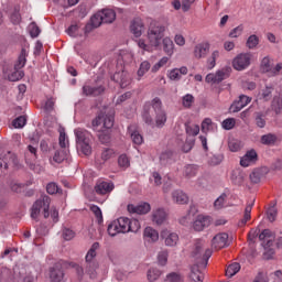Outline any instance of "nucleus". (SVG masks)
Instances as JSON below:
<instances>
[{"mask_svg":"<svg viewBox=\"0 0 282 282\" xmlns=\"http://www.w3.org/2000/svg\"><path fill=\"white\" fill-rule=\"evenodd\" d=\"M185 131L189 138H195V135H199V126L185 123Z\"/></svg>","mask_w":282,"mask_h":282,"instance_id":"nucleus-41","label":"nucleus"},{"mask_svg":"<svg viewBox=\"0 0 282 282\" xmlns=\"http://www.w3.org/2000/svg\"><path fill=\"white\" fill-rule=\"evenodd\" d=\"M259 239H260V241H262V246H263L264 250H267L264 252V256L268 254V252H269V254H274V249H270V247L273 243L272 231L270 229L262 230V232L259 235Z\"/></svg>","mask_w":282,"mask_h":282,"instance_id":"nucleus-15","label":"nucleus"},{"mask_svg":"<svg viewBox=\"0 0 282 282\" xmlns=\"http://www.w3.org/2000/svg\"><path fill=\"white\" fill-rule=\"evenodd\" d=\"M259 160V154H257V150L251 149L245 153L243 156L240 158V166L243 169H248V166H252V164H257Z\"/></svg>","mask_w":282,"mask_h":282,"instance_id":"nucleus-14","label":"nucleus"},{"mask_svg":"<svg viewBox=\"0 0 282 282\" xmlns=\"http://www.w3.org/2000/svg\"><path fill=\"white\" fill-rule=\"evenodd\" d=\"M128 130L130 132V138H131L133 144H135L137 147H140V144L144 143V138L142 137V134H140V132H138V131L131 132V127H129Z\"/></svg>","mask_w":282,"mask_h":282,"instance_id":"nucleus-43","label":"nucleus"},{"mask_svg":"<svg viewBox=\"0 0 282 282\" xmlns=\"http://www.w3.org/2000/svg\"><path fill=\"white\" fill-rule=\"evenodd\" d=\"M204 248H206V241L196 240L192 251V257L196 261V264H200L203 268H206V265H208V259L213 257V250L206 249L204 251Z\"/></svg>","mask_w":282,"mask_h":282,"instance_id":"nucleus-5","label":"nucleus"},{"mask_svg":"<svg viewBox=\"0 0 282 282\" xmlns=\"http://www.w3.org/2000/svg\"><path fill=\"white\" fill-rule=\"evenodd\" d=\"M77 149L84 153V155H91V133L83 128L74 130Z\"/></svg>","mask_w":282,"mask_h":282,"instance_id":"nucleus-4","label":"nucleus"},{"mask_svg":"<svg viewBox=\"0 0 282 282\" xmlns=\"http://www.w3.org/2000/svg\"><path fill=\"white\" fill-rule=\"evenodd\" d=\"M169 63V57L164 56L162 57L158 63H155L152 66V72L155 74V72H160V69H162V67H164V65H166Z\"/></svg>","mask_w":282,"mask_h":282,"instance_id":"nucleus-62","label":"nucleus"},{"mask_svg":"<svg viewBox=\"0 0 282 282\" xmlns=\"http://www.w3.org/2000/svg\"><path fill=\"white\" fill-rule=\"evenodd\" d=\"M62 237L65 241H72L76 237V232L69 228H64L62 230Z\"/></svg>","mask_w":282,"mask_h":282,"instance_id":"nucleus-61","label":"nucleus"},{"mask_svg":"<svg viewBox=\"0 0 282 282\" xmlns=\"http://www.w3.org/2000/svg\"><path fill=\"white\" fill-rule=\"evenodd\" d=\"M259 45V36L252 34L247 39L246 46L248 50H254Z\"/></svg>","mask_w":282,"mask_h":282,"instance_id":"nucleus-51","label":"nucleus"},{"mask_svg":"<svg viewBox=\"0 0 282 282\" xmlns=\"http://www.w3.org/2000/svg\"><path fill=\"white\" fill-rule=\"evenodd\" d=\"M149 69H151V63L149 61H143L140 66L139 69L137 72V76L140 80V78H142V76H144V74H147L149 72Z\"/></svg>","mask_w":282,"mask_h":282,"instance_id":"nucleus-44","label":"nucleus"},{"mask_svg":"<svg viewBox=\"0 0 282 282\" xmlns=\"http://www.w3.org/2000/svg\"><path fill=\"white\" fill-rule=\"evenodd\" d=\"M113 188H116L113 182L100 178L95 185V193L97 195H109Z\"/></svg>","mask_w":282,"mask_h":282,"instance_id":"nucleus-12","label":"nucleus"},{"mask_svg":"<svg viewBox=\"0 0 282 282\" xmlns=\"http://www.w3.org/2000/svg\"><path fill=\"white\" fill-rule=\"evenodd\" d=\"M128 210L137 215H147V213L151 212V205L149 203H141L137 206L128 205Z\"/></svg>","mask_w":282,"mask_h":282,"instance_id":"nucleus-23","label":"nucleus"},{"mask_svg":"<svg viewBox=\"0 0 282 282\" xmlns=\"http://www.w3.org/2000/svg\"><path fill=\"white\" fill-rule=\"evenodd\" d=\"M212 246L215 248V250H221V248H228V234L226 232H220L217 234L213 239H212Z\"/></svg>","mask_w":282,"mask_h":282,"instance_id":"nucleus-16","label":"nucleus"},{"mask_svg":"<svg viewBox=\"0 0 282 282\" xmlns=\"http://www.w3.org/2000/svg\"><path fill=\"white\" fill-rule=\"evenodd\" d=\"M243 149V143L237 139L229 141V151H232V153H237V151H241Z\"/></svg>","mask_w":282,"mask_h":282,"instance_id":"nucleus-50","label":"nucleus"},{"mask_svg":"<svg viewBox=\"0 0 282 282\" xmlns=\"http://www.w3.org/2000/svg\"><path fill=\"white\" fill-rule=\"evenodd\" d=\"M195 105V97L191 94H186L182 97V106L184 109H191Z\"/></svg>","mask_w":282,"mask_h":282,"instance_id":"nucleus-45","label":"nucleus"},{"mask_svg":"<svg viewBox=\"0 0 282 282\" xmlns=\"http://www.w3.org/2000/svg\"><path fill=\"white\" fill-rule=\"evenodd\" d=\"M52 199L50 196H42L39 198L31 208V218L39 219V215H41V210L43 212L44 218L47 219L50 217V204Z\"/></svg>","mask_w":282,"mask_h":282,"instance_id":"nucleus-8","label":"nucleus"},{"mask_svg":"<svg viewBox=\"0 0 282 282\" xmlns=\"http://www.w3.org/2000/svg\"><path fill=\"white\" fill-rule=\"evenodd\" d=\"M260 67L264 74H270V72L272 70V64H270V57L262 58Z\"/></svg>","mask_w":282,"mask_h":282,"instance_id":"nucleus-56","label":"nucleus"},{"mask_svg":"<svg viewBox=\"0 0 282 282\" xmlns=\"http://www.w3.org/2000/svg\"><path fill=\"white\" fill-rule=\"evenodd\" d=\"M6 160H9V161H3V163H0V167L1 169H8V164H18V159H17V155L8 152L7 156H6Z\"/></svg>","mask_w":282,"mask_h":282,"instance_id":"nucleus-49","label":"nucleus"},{"mask_svg":"<svg viewBox=\"0 0 282 282\" xmlns=\"http://www.w3.org/2000/svg\"><path fill=\"white\" fill-rule=\"evenodd\" d=\"M99 248L100 243L94 242L85 257V273L88 274L90 279H96V270L98 269V262L96 261V256L98 253L96 250Z\"/></svg>","mask_w":282,"mask_h":282,"instance_id":"nucleus-6","label":"nucleus"},{"mask_svg":"<svg viewBox=\"0 0 282 282\" xmlns=\"http://www.w3.org/2000/svg\"><path fill=\"white\" fill-rule=\"evenodd\" d=\"M143 240L145 243H158L160 241V232L153 227H147L143 231Z\"/></svg>","mask_w":282,"mask_h":282,"instance_id":"nucleus-20","label":"nucleus"},{"mask_svg":"<svg viewBox=\"0 0 282 282\" xmlns=\"http://www.w3.org/2000/svg\"><path fill=\"white\" fill-rule=\"evenodd\" d=\"M68 155H69V150L67 149L57 150L53 156V162H55L56 164H62V162H65V160H67Z\"/></svg>","mask_w":282,"mask_h":282,"instance_id":"nucleus-37","label":"nucleus"},{"mask_svg":"<svg viewBox=\"0 0 282 282\" xmlns=\"http://www.w3.org/2000/svg\"><path fill=\"white\" fill-rule=\"evenodd\" d=\"M162 45L163 52H165L167 56H173V54H175V44L173 43V40H171V37H163Z\"/></svg>","mask_w":282,"mask_h":282,"instance_id":"nucleus-30","label":"nucleus"},{"mask_svg":"<svg viewBox=\"0 0 282 282\" xmlns=\"http://www.w3.org/2000/svg\"><path fill=\"white\" fill-rule=\"evenodd\" d=\"M113 127V115H99L96 119L93 120V129L97 131L99 141L102 144L109 142V129Z\"/></svg>","mask_w":282,"mask_h":282,"instance_id":"nucleus-3","label":"nucleus"},{"mask_svg":"<svg viewBox=\"0 0 282 282\" xmlns=\"http://www.w3.org/2000/svg\"><path fill=\"white\" fill-rule=\"evenodd\" d=\"M246 172L240 169H236L231 172V182L236 186H243L246 184Z\"/></svg>","mask_w":282,"mask_h":282,"instance_id":"nucleus-22","label":"nucleus"},{"mask_svg":"<svg viewBox=\"0 0 282 282\" xmlns=\"http://www.w3.org/2000/svg\"><path fill=\"white\" fill-rule=\"evenodd\" d=\"M254 206V199H252L245 208L243 218L238 223V226H246L251 219L252 207Z\"/></svg>","mask_w":282,"mask_h":282,"instance_id":"nucleus-34","label":"nucleus"},{"mask_svg":"<svg viewBox=\"0 0 282 282\" xmlns=\"http://www.w3.org/2000/svg\"><path fill=\"white\" fill-rule=\"evenodd\" d=\"M130 31L135 39H140L144 33V22H142V20H134L131 23Z\"/></svg>","mask_w":282,"mask_h":282,"instance_id":"nucleus-26","label":"nucleus"},{"mask_svg":"<svg viewBox=\"0 0 282 282\" xmlns=\"http://www.w3.org/2000/svg\"><path fill=\"white\" fill-rule=\"evenodd\" d=\"M172 199L175 204H188V195H186V193H184L182 189H175L172 193Z\"/></svg>","mask_w":282,"mask_h":282,"instance_id":"nucleus-29","label":"nucleus"},{"mask_svg":"<svg viewBox=\"0 0 282 282\" xmlns=\"http://www.w3.org/2000/svg\"><path fill=\"white\" fill-rule=\"evenodd\" d=\"M28 151L31 156H30V159H26V162H28V164H30L32 166V162H35L36 158H37V154H36L37 149H36V147L30 144V145H28Z\"/></svg>","mask_w":282,"mask_h":282,"instance_id":"nucleus-52","label":"nucleus"},{"mask_svg":"<svg viewBox=\"0 0 282 282\" xmlns=\"http://www.w3.org/2000/svg\"><path fill=\"white\" fill-rule=\"evenodd\" d=\"M141 225L140 220L127 217H120L108 225V235L110 237H116V235H127V232H138Z\"/></svg>","mask_w":282,"mask_h":282,"instance_id":"nucleus-2","label":"nucleus"},{"mask_svg":"<svg viewBox=\"0 0 282 282\" xmlns=\"http://www.w3.org/2000/svg\"><path fill=\"white\" fill-rule=\"evenodd\" d=\"M188 74V68L186 66H182L181 68H173L167 72V77L170 80H180L182 76H186Z\"/></svg>","mask_w":282,"mask_h":282,"instance_id":"nucleus-25","label":"nucleus"},{"mask_svg":"<svg viewBox=\"0 0 282 282\" xmlns=\"http://www.w3.org/2000/svg\"><path fill=\"white\" fill-rule=\"evenodd\" d=\"M23 76H25L23 70L14 68V70L9 74L8 79L11 83H17V80H21V78H23Z\"/></svg>","mask_w":282,"mask_h":282,"instance_id":"nucleus-46","label":"nucleus"},{"mask_svg":"<svg viewBox=\"0 0 282 282\" xmlns=\"http://www.w3.org/2000/svg\"><path fill=\"white\" fill-rule=\"evenodd\" d=\"M278 140H279V138L276 137V134L267 133L261 137L260 142H261V144H264L265 147H274V144H276Z\"/></svg>","mask_w":282,"mask_h":282,"instance_id":"nucleus-36","label":"nucleus"},{"mask_svg":"<svg viewBox=\"0 0 282 282\" xmlns=\"http://www.w3.org/2000/svg\"><path fill=\"white\" fill-rule=\"evenodd\" d=\"M151 107L155 113L154 124L156 129H164L166 121L169 120V116L166 115V110H164L162 99H160V97L153 98L151 101Z\"/></svg>","mask_w":282,"mask_h":282,"instance_id":"nucleus-7","label":"nucleus"},{"mask_svg":"<svg viewBox=\"0 0 282 282\" xmlns=\"http://www.w3.org/2000/svg\"><path fill=\"white\" fill-rule=\"evenodd\" d=\"M111 78L115 83H118V85H120L121 89H127V87H129V85H131V82L133 80L131 73L124 69V65L122 64V62L118 63L117 72L112 75Z\"/></svg>","mask_w":282,"mask_h":282,"instance_id":"nucleus-9","label":"nucleus"},{"mask_svg":"<svg viewBox=\"0 0 282 282\" xmlns=\"http://www.w3.org/2000/svg\"><path fill=\"white\" fill-rule=\"evenodd\" d=\"M152 221L156 226H162L166 221V210L164 208H156L152 212Z\"/></svg>","mask_w":282,"mask_h":282,"instance_id":"nucleus-24","label":"nucleus"},{"mask_svg":"<svg viewBox=\"0 0 282 282\" xmlns=\"http://www.w3.org/2000/svg\"><path fill=\"white\" fill-rule=\"evenodd\" d=\"M272 91H274V87L265 86L259 91L258 99L263 100V102H268L269 100H272Z\"/></svg>","mask_w":282,"mask_h":282,"instance_id":"nucleus-33","label":"nucleus"},{"mask_svg":"<svg viewBox=\"0 0 282 282\" xmlns=\"http://www.w3.org/2000/svg\"><path fill=\"white\" fill-rule=\"evenodd\" d=\"M183 175L188 180H191V177H195V175H197V165L195 164L185 165L183 169Z\"/></svg>","mask_w":282,"mask_h":282,"instance_id":"nucleus-40","label":"nucleus"},{"mask_svg":"<svg viewBox=\"0 0 282 282\" xmlns=\"http://www.w3.org/2000/svg\"><path fill=\"white\" fill-rule=\"evenodd\" d=\"M239 270H241V264H239V262H234L228 265L226 270V276L232 279V276H235V274H237Z\"/></svg>","mask_w":282,"mask_h":282,"instance_id":"nucleus-42","label":"nucleus"},{"mask_svg":"<svg viewBox=\"0 0 282 282\" xmlns=\"http://www.w3.org/2000/svg\"><path fill=\"white\" fill-rule=\"evenodd\" d=\"M210 221H212L210 216L198 215L194 220L193 228L197 232H202L204 228H208L210 226Z\"/></svg>","mask_w":282,"mask_h":282,"instance_id":"nucleus-18","label":"nucleus"},{"mask_svg":"<svg viewBox=\"0 0 282 282\" xmlns=\"http://www.w3.org/2000/svg\"><path fill=\"white\" fill-rule=\"evenodd\" d=\"M159 265H166L169 263V250L164 249L158 253Z\"/></svg>","mask_w":282,"mask_h":282,"instance_id":"nucleus-47","label":"nucleus"},{"mask_svg":"<svg viewBox=\"0 0 282 282\" xmlns=\"http://www.w3.org/2000/svg\"><path fill=\"white\" fill-rule=\"evenodd\" d=\"M251 101H252V98H250L246 95H240L239 100L235 101L231 105V111L234 113H238V111H241V109H243V107H248V105H250Z\"/></svg>","mask_w":282,"mask_h":282,"instance_id":"nucleus-21","label":"nucleus"},{"mask_svg":"<svg viewBox=\"0 0 282 282\" xmlns=\"http://www.w3.org/2000/svg\"><path fill=\"white\" fill-rule=\"evenodd\" d=\"M165 281H167V282H184V278L182 276V274H180L177 272H171L166 275Z\"/></svg>","mask_w":282,"mask_h":282,"instance_id":"nucleus-59","label":"nucleus"},{"mask_svg":"<svg viewBox=\"0 0 282 282\" xmlns=\"http://www.w3.org/2000/svg\"><path fill=\"white\" fill-rule=\"evenodd\" d=\"M173 162H175V158L172 151H165L161 153L160 163L163 166H166L167 164H173Z\"/></svg>","mask_w":282,"mask_h":282,"instance_id":"nucleus-38","label":"nucleus"},{"mask_svg":"<svg viewBox=\"0 0 282 282\" xmlns=\"http://www.w3.org/2000/svg\"><path fill=\"white\" fill-rule=\"evenodd\" d=\"M199 268H204V264L195 263L191 268L189 279L194 282H204V276L202 275V271H199Z\"/></svg>","mask_w":282,"mask_h":282,"instance_id":"nucleus-27","label":"nucleus"},{"mask_svg":"<svg viewBox=\"0 0 282 282\" xmlns=\"http://www.w3.org/2000/svg\"><path fill=\"white\" fill-rule=\"evenodd\" d=\"M272 109L275 113H281L282 109V97H274L272 100Z\"/></svg>","mask_w":282,"mask_h":282,"instance_id":"nucleus-63","label":"nucleus"},{"mask_svg":"<svg viewBox=\"0 0 282 282\" xmlns=\"http://www.w3.org/2000/svg\"><path fill=\"white\" fill-rule=\"evenodd\" d=\"M229 72H230V69H228V68H223V69L217 70L215 73V75H216V79L218 80V83L226 80V78H228V76H230Z\"/></svg>","mask_w":282,"mask_h":282,"instance_id":"nucleus-54","label":"nucleus"},{"mask_svg":"<svg viewBox=\"0 0 282 282\" xmlns=\"http://www.w3.org/2000/svg\"><path fill=\"white\" fill-rule=\"evenodd\" d=\"M46 192L48 195H56V193H63L56 183H48L46 185Z\"/></svg>","mask_w":282,"mask_h":282,"instance_id":"nucleus-64","label":"nucleus"},{"mask_svg":"<svg viewBox=\"0 0 282 282\" xmlns=\"http://www.w3.org/2000/svg\"><path fill=\"white\" fill-rule=\"evenodd\" d=\"M105 23L102 21V15L100 14V11L97 12L95 15L91 17L90 19V24L86 25L85 32L88 33L93 28H100Z\"/></svg>","mask_w":282,"mask_h":282,"instance_id":"nucleus-32","label":"nucleus"},{"mask_svg":"<svg viewBox=\"0 0 282 282\" xmlns=\"http://www.w3.org/2000/svg\"><path fill=\"white\" fill-rule=\"evenodd\" d=\"M161 239L167 248H175V246L180 243V235L169 229H163L161 231Z\"/></svg>","mask_w":282,"mask_h":282,"instance_id":"nucleus-11","label":"nucleus"},{"mask_svg":"<svg viewBox=\"0 0 282 282\" xmlns=\"http://www.w3.org/2000/svg\"><path fill=\"white\" fill-rule=\"evenodd\" d=\"M236 123L237 121L235 118H227L221 122V127L225 129V131H230L231 129H235Z\"/></svg>","mask_w":282,"mask_h":282,"instance_id":"nucleus-58","label":"nucleus"},{"mask_svg":"<svg viewBox=\"0 0 282 282\" xmlns=\"http://www.w3.org/2000/svg\"><path fill=\"white\" fill-rule=\"evenodd\" d=\"M118 164L120 169H129V166H131V161L127 154H121L118 159Z\"/></svg>","mask_w":282,"mask_h":282,"instance_id":"nucleus-57","label":"nucleus"},{"mask_svg":"<svg viewBox=\"0 0 282 282\" xmlns=\"http://www.w3.org/2000/svg\"><path fill=\"white\" fill-rule=\"evenodd\" d=\"M99 13L101 14L104 23H112L116 21V11L112 9H104L99 11Z\"/></svg>","mask_w":282,"mask_h":282,"instance_id":"nucleus-35","label":"nucleus"},{"mask_svg":"<svg viewBox=\"0 0 282 282\" xmlns=\"http://www.w3.org/2000/svg\"><path fill=\"white\" fill-rule=\"evenodd\" d=\"M208 52H210V44L208 42L198 43L194 46V58H197V61L206 58Z\"/></svg>","mask_w":282,"mask_h":282,"instance_id":"nucleus-17","label":"nucleus"},{"mask_svg":"<svg viewBox=\"0 0 282 282\" xmlns=\"http://www.w3.org/2000/svg\"><path fill=\"white\" fill-rule=\"evenodd\" d=\"M166 32V26L162 24L151 25L148 30V43L143 39H139L135 41L139 50H141L142 54L148 52L149 54L160 50L162 45V41L164 39V33Z\"/></svg>","mask_w":282,"mask_h":282,"instance_id":"nucleus-1","label":"nucleus"},{"mask_svg":"<svg viewBox=\"0 0 282 282\" xmlns=\"http://www.w3.org/2000/svg\"><path fill=\"white\" fill-rule=\"evenodd\" d=\"M270 173V170L267 166L254 169L251 174L249 175L250 181L252 184H259L265 175Z\"/></svg>","mask_w":282,"mask_h":282,"instance_id":"nucleus-19","label":"nucleus"},{"mask_svg":"<svg viewBox=\"0 0 282 282\" xmlns=\"http://www.w3.org/2000/svg\"><path fill=\"white\" fill-rule=\"evenodd\" d=\"M241 34H243V24H239L238 26L232 29L229 32V37L230 39H239V36H241Z\"/></svg>","mask_w":282,"mask_h":282,"instance_id":"nucleus-60","label":"nucleus"},{"mask_svg":"<svg viewBox=\"0 0 282 282\" xmlns=\"http://www.w3.org/2000/svg\"><path fill=\"white\" fill-rule=\"evenodd\" d=\"M217 123L213 122V119L206 118L202 122V131L203 133H215L217 132Z\"/></svg>","mask_w":282,"mask_h":282,"instance_id":"nucleus-31","label":"nucleus"},{"mask_svg":"<svg viewBox=\"0 0 282 282\" xmlns=\"http://www.w3.org/2000/svg\"><path fill=\"white\" fill-rule=\"evenodd\" d=\"M28 124V118L25 116H20L13 120L14 129H23Z\"/></svg>","mask_w":282,"mask_h":282,"instance_id":"nucleus-55","label":"nucleus"},{"mask_svg":"<svg viewBox=\"0 0 282 282\" xmlns=\"http://www.w3.org/2000/svg\"><path fill=\"white\" fill-rule=\"evenodd\" d=\"M50 282H63L65 281V271L61 263H56L48 269Z\"/></svg>","mask_w":282,"mask_h":282,"instance_id":"nucleus-13","label":"nucleus"},{"mask_svg":"<svg viewBox=\"0 0 282 282\" xmlns=\"http://www.w3.org/2000/svg\"><path fill=\"white\" fill-rule=\"evenodd\" d=\"M26 63H28V50L22 48L18 57V62L14 65V69H23Z\"/></svg>","mask_w":282,"mask_h":282,"instance_id":"nucleus-39","label":"nucleus"},{"mask_svg":"<svg viewBox=\"0 0 282 282\" xmlns=\"http://www.w3.org/2000/svg\"><path fill=\"white\" fill-rule=\"evenodd\" d=\"M228 196L226 194H221L215 202H214V208L216 210H221L224 206H226V198Z\"/></svg>","mask_w":282,"mask_h":282,"instance_id":"nucleus-53","label":"nucleus"},{"mask_svg":"<svg viewBox=\"0 0 282 282\" xmlns=\"http://www.w3.org/2000/svg\"><path fill=\"white\" fill-rule=\"evenodd\" d=\"M105 91V87L102 86H89L86 85L83 87L84 96H100Z\"/></svg>","mask_w":282,"mask_h":282,"instance_id":"nucleus-28","label":"nucleus"},{"mask_svg":"<svg viewBox=\"0 0 282 282\" xmlns=\"http://www.w3.org/2000/svg\"><path fill=\"white\" fill-rule=\"evenodd\" d=\"M162 276V271L160 269L152 268L148 271V281H158Z\"/></svg>","mask_w":282,"mask_h":282,"instance_id":"nucleus-48","label":"nucleus"},{"mask_svg":"<svg viewBox=\"0 0 282 282\" xmlns=\"http://www.w3.org/2000/svg\"><path fill=\"white\" fill-rule=\"evenodd\" d=\"M252 63V53H240L232 59V67L236 72L248 69Z\"/></svg>","mask_w":282,"mask_h":282,"instance_id":"nucleus-10","label":"nucleus"}]
</instances>
